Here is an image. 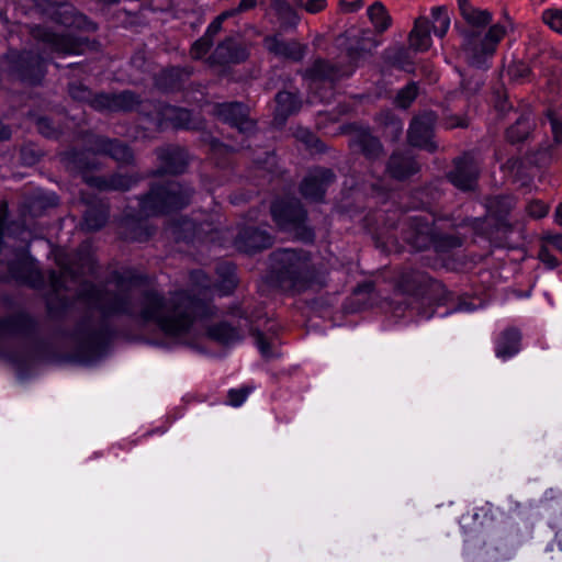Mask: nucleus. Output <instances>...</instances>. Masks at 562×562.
<instances>
[{
    "label": "nucleus",
    "instance_id": "nucleus-12",
    "mask_svg": "<svg viewBox=\"0 0 562 562\" xmlns=\"http://www.w3.org/2000/svg\"><path fill=\"white\" fill-rule=\"evenodd\" d=\"M87 150L98 155H106L119 164H132L134 155L132 149L122 140L111 139L101 135L88 134L86 138Z\"/></svg>",
    "mask_w": 562,
    "mask_h": 562
},
{
    "label": "nucleus",
    "instance_id": "nucleus-10",
    "mask_svg": "<svg viewBox=\"0 0 562 562\" xmlns=\"http://www.w3.org/2000/svg\"><path fill=\"white\" fill-rule=\"evenodd\" d=\"M437 120L438 116L434 111H423L414 115L407 130L408 144L428 153H435L438 149L435 142Z\"/></svg>",
    "mask_w": 562,
    "mask_h": 562
},
{
    "label": "nucleus",
    "instance_id": "nucleus-36",
    "mask_svg": "<svg viewBox=\"0 0 562 562\" xmlns=\"http://www.w3.org/2000/svg\"><path fill=\"white\" fill-rule=\"evenodd\" d=\"M207 336L221 345H233L243 339L240 331L225 322L207 328Z\"/></svg>",
    "mask_w": 562,
    "mask_h": 562
},
{
    "label": "nucleus",
    "instance_id": "nucleus-7",
    "mask_svg": "<svg viewBox=\"0 0 562 562\" xmlns=\"http://www.w3.org/2000/svg\"><path fill=\"white\" fill-rule=\"evenodd\" d=\"M68 91L71 99L89 103L97 111L130 112L139 104V97L130 90L119 93L93 94L88 87L81 83H70Z\"/></svg>",
    "mask_w": 562,
    "mask_h": 562
},
{
    "label": "nucleus",
    "instance_id": "nucleus-22",
    "mask_svg": "<svg viewBox=\"0 0 562 562\" xmlns=\"http://www.w3.org/2000/svg\"><path fill=\"white\" fill-rule=\"evenodd\" d=\"M266 48L278 57L291 59L293 61H301L305 54L307 46L299 43L297 41H284L279 36H267L263 40Z\"/></svg>",
    "mask_w": 562,
    "mask_h": 562
},
{
    "label": "nucleus",
    "instance_id": "nucleus-11",
    "mask_svg": "<svg viewBox=\"0 0 562 562\" xmlns=\"http://www.w3.org/2000/svg\"><path fill=\"white\" fill-rule=\"evenodd\" d=\"M78 261L74 262L68 256L59 255L57 263L60 267L59 273L56 271L49 272V283L55 292L68 290L67 281H75L79 276L85 273H94V263L90 256L85 258L79 257Z\"/></svg>",
    "mask_w": 562,
    "mask_h": 562
},
{
    "label": "nucleus",
    "instance_id": "nucleus-21",
    "mask_svg": "<svg viewBox=\"0 0 562 562\" xmlns=\"http://www.w3.org/2000/svg\"><path fill=\"white\" fill-rule=\"evenodd\" d=\"M248 57L239 36H228L215 47L212 58L218 64L240 63Z\"/></svg>",
    "mask_w": 562,
    "mask_h": 562
},
{
    "label": "nucleus",
    "instance_id": "nucleus-19",
    "mask_svg": "<svg viewBox=\"0 0 562 562\" xmlns=\"http://www.w3.org/2000/svg\"><path fill=\"white\" fill-rule=\"evenodd\" d=\"M273 238L265 229L252 226L244 227L235 238V246L244 252H254L272 246Z\"/></svg>",
    "mask_w": 562,
    "mask_h": 562
},
{
    "label": "nucleus",
    "instance_id": "nucleus-59",
    "mask_svg": "<svg viewBox=\"0 0 562 562\" xmlns=\"http://www.w3.org/2000/svg\"><path fill=\"white\" fill-rule=\"evenodd\" d=\"M21 155H22L23 162L26 165H34L40 159V155L34 153L33 149L27 148V147H24L21 150Z\"/></svg>",
    "mask_w": 562,
    "mask_h": 562
},
{
    "label": "nucleus",
    "instance_id": "nucleus-57",
    "mask_svg": "<svg viewBox=\"0 0 562 562\" xmlns=\"http://www.w3.org/2000/svg\"><path fill=\"white\" fill-rule=\"evenodd\" d=\"M543 243L553 246L557 250L562 252V234H548L542 238Z\"/></svg>",
    "mask_w": 562,
    "mask_h": 562
},
{
    "label": "nucleus",
    "instance_id": "nucleus-32",
    "mask_svg": "<svg viewBox=\"0 0 562 562\" xmlns=\"http://www.w3.org/2000/svg\"><path fill=\"white\" fill-rule=\"evenodd\" d=\"M191 74L190 68L172 67L165 69L158 75L156 85L165 91L177 90L189 79Z\"/></svg>",
    "mask_w": 562,
    "mask_h": 562
},
{
    "label": "nucleus",
    "instance_id": "nucleus-9",
    "mask_svg": "<svg viewBox=\"0 0 562 562\" xmlns=\"http://www.w3.org/2000/svg\"><path fill=\"white\" fill-rule=\"evenodd\" d=\"M135 111L150 117L159 127L170 123L175 128H193L191 112L183 108H177L160 102L142 101L134 109Z\"/></svg>",
    "mask_w": 562,
    "mask_h": 562
},
{
    "label": "nucleus",
    "instance_id": "nucleus-18",
    "mask_svg": "<svg viewBox=\"0 0 562 562\" xmlns=\"http://www.w3.org/2000/svg\"><path fill=\"white\" fill-rule=\"evenodd\" d=\"M378 46V43L371 35L369 30H361L357 34L348 37L346 48L349 68L355 69L359 66L360 61L371 55V50Z\"/></svg>",
    "mask_w": 562,
    "mask_h": 562
},
{
    "label": "nucleus",
    "instance_id": "nucleus-4",
    "mask_svg": "<svg viewBox=\"0 0 562 562\" xmlns=\"http://www.w3.org/2000/svg\"><path fill=\"white\" fill-rule=\"evenodd\" d=\"M193 192L191 187L176 180L155 182L139 199V212L144 216H153L186 207Z\"/></svg>",
    "mask_w": 562,
    "mask_h": 562
},
{
    "label": "nucleus",
    "instance_id": "nucleus-48",
    "mask_svg": "<svg viewBox=\"0 0 562 562\" xmlns=\"http://www.w3.org/2000/svg\"><path fill=\"white\" fill-rule=\"evenodd\" d=\"M213 45V41L207 36L203 35L199 40H196L191 47L190 54L194 59L202 58Z\"/></svg>",
    "mask_w": 562,
    "mask_h": 562
},
{
    "label": "nucleus",
    "instance_id": "nucleus-53",
    "mask_svg": "<svg viewBox=\"0 0 562 562\" xmlns=\"http://www.w3.org/2000/svg\"><path fill=\"white\" fill-rule=\"evenodd\" d=\"M549 207L541 201H532L527 206V212L535 218H541L548 214Z\"/></svg>",
    "mask_w": 562,
    "mask_h": 562
},
{
    "label": "nucleus",
    "instance_id": "nucleus-2",
    "mask_svg": "<svg viewBox=\"0 0 562 562\" xmlns=\"http://www.w3.org/2000/svg\"><path fill=\"white\" fill-rule=\"evenodd\" d=\"M35 40L42 43L37 52H10L7 56L10 70L21 80L31 85L38 83L45 75V65L48 59L46 53L49 49L57 54H80L83 43L70 34H56L36 26L32 30Z\"/></svg>",
    "mask_w": 562,
    "mask_h": 562
},
{
    "label": "nucleus",
    "instance_id": "nucleus-28",
    "mask_svg": "<svg viewBox=\"0 0 562 562\" xmlns=\"http://www.w3.org/2000/svg\"><path fill=\"white\" fill-rule=\"evenodd\" d=\"M109 218V206L101 200L87 201L83 213L82 228L94 232L102 228Z\"/></svg>",
    "mask_w": 562,
    "mask_h": 562
},
{
    "label": "nucleus",
    "instance_id": "nucleus-52",
    "mask_svg": "<svg viewBox=\"0 0 562 562\" xmlns=\"http://www.w3.org/2000/svg\"><path fill=\"white\" fill-rule=\"evenodd\" d=\"M539 260L544 263L549 269H553L558 266V259L550 252L548 244L541 245L538 251Z\"/></svg>",
    "mask_w": 562,
    "mask_h": 562
},
{
    "label": "nucleus",
    "instance_id": "nucleus-17",
    "mask_svg": "<svg viewBox=\"0 0 562 562\" xmlns=\"http://www.w3.org/2000/svg\"><path fill=\"white\" fill-rule=\"evenodd\" d=\"M334 180L335 175L330 169L315 168L303 179L300 187L301 193L305 199L321 201L325 195L326 188Z\"/></svg>",
    "mask_w": 562,
    "mask_h": 562
},
{
    "label": "nucleus",
    "instance_id": "nucleus-56",
    "mask_svg": "<svg viewBox=\"0 0 562 562\" xmlns=\"http://www.w3.org/2000/svg\"><path fill=\"white\" fill-rule=\"evenodd\" d=\"M296 137L299 139H301L302 142H304L308 147H316L317 148V144L319 143L318 139L312 133H310L306 130L297 131Z\"/></svg>",
    "mask_w": 562,
    "mask_h": 562
},
{
    "label": "nucleus",
    "instance_id": "nucleus-6",
    "mask_svg": "<svg viewBox=\"0 0 562 562\" xmlns=\"http://www.w3.org/2000/svg\"><path fill=\"white\" fill-rule=\"evenodd\" d=\"M403 234L405 241L418 251L432 247L437 252H446L462 245L459 236L439 233L435 222L426 216L411 217Z\"/></svg>",
    "mask_w": 562,
    "mask_h": 562
},
{
    "label": "nucleus",
    "instance_id": "nucleus-47",
    "mask_svg": "<svg viewBox=\"0 0 562 562\" xmlns=\"http://www.w3.org/2000/svg\"><path fill=\"white\" fill-rule=\"evenodd\" d=\"M461 76H463V75L461 74ZM482 86H483V78L481 76H479V77L471 76L469 79H464V77H462L461 89H462V93L467 98L477 93L480 91V89L482 88Z\"/></svg>",
    "mask_w": 562,
    "mask_h": 562
},
{
    "label": "nucleus",
    "instance_id": "nucleus-13",
    "mask_svg": "<svg viewBox=\"0 0 562 562\" xmlns=\"http://www.w3.org/2000/svg\"><path fill=\"white\" fill-rule=\"evenodd\" d=\"M480 175V167L472 154H464L454 160L453 169L448 173L449 181L459 190L472 191L475 189Z\"/></svg>",
    "mask_w": 562,
    "mask_h": 562
},
{
    "label": "nucleus",
    "instance_id": "nucleus-44",
    "mask_svg": "<svg viewBox=\"0 0 562 562\" xmlns=\"http://www.w3.org/2000/svg\"><path fill=\"white\" fill-rule=\"evenodd\" d=\"M418 95V86L411 82L402 88L395 98V103L402 109H407Z\"/></svg>",
    "mask_w": 562,
    "mask_h": 562
},
{
    "label": "nucleus",
    "instance_id": "nucleus-20",
    "mask_svg": "<svg viewBox=\"0 0 562 562\" xmlns=\"http://www.w3.org/2000/svg\"><path fill=\"white\" fill-rule=\"evenodd\" d=\"M10 277L21 283L40 288L43 285L45 278L35 262L26 257H19L8 265Z\"/></svg>",
    "mask_w": 562,
    "mask_h": 562
},
{
    "label": "nucleus",
    "instance_id": "nucleus-37",
    "mask_svg": "<svg viewBox=\"0 0 562 562\" xmlns=\"http://www.w3.org/2000/svg\"><path fill=\"white\" fill-rule=\"evenodd\" d=\"M375 121L379 126L383 128V133L386 137L391 138L392 140H397L401 137L403 133V122L392 111H381L376 115Z\"/></svg>",
    "mask_w": 562,
    "mask_h": 562
},
{
    "label": "nucleus",
    "instance_id": "nucleus-55",
    "mask_svg": "<svg viewBox=\"0 0 562 562\" xmlns=\"http://www.w3.org/2000/svg\"><path fill=\"white\" fill-rule=\"evenodd\" d=\"M327 7L326 0H307L304 4V9L310 14H316L323 11Z\"/></svg>",
    "mask_w": 562,
    "mask_h": 562
},
{
    "label": "nucleus",
    "instance_id": "nucleus-61",
    "mask_svg": "<svg viewBox=\"0 0 562 562\" xmlns=\"http://www.w3.org/2000/svg\"><path fill=\"white\" fill-rule=\"evenodd\" d=\"M445 124L447 128L467 127L468 121L465 117L454 115L448 117Z\"/></svg>",
    "mask_w": 562,
    "mask_h": 562
},
{
    "label": "nucleus",
    "instance_id": "nucleus-60",
    "mask_svg": "<svg viewBox=\"0 0 562 562\" xmlns=\"http://www.w3.org/2000/svg\"><path fill=\"white\" fill-rule=\"evenodd\" d=\"M222 24L223 22L215 18L207 26L204 35L213 41L214 36H216L222 30Z\"/></svg>",
    "mask_w": 562,
    "mask_h": 562
},
{
    "label": "nucleus",
    "instance_id": "nucleus-63",
    "mask_svg": "<svg viewBox=\"0 0 562 562\" xmlns=\"http://www.w3.org/2000/svg\"><path fill=\"white\" fill-rule=\"evenodd\" d=\"M37 201L40 202L41 204V207H47V206H53V205H56L57 204V199L55 195H49V196H42V195H38L37 196Z\"/></svg>",
    "mask_w": 562,
    "mask_h": 562
},
{
    "label": "nucleus",
    "instance_id": "nucleus-31",
    "mask_svg": "<svg viewBox=\"0 0 562 562\" xmlns=\"http://www.w3.org/2000/svg\"><path fill=\"white\" fill-rule=\"evenodd\" d=\"M409 47L415 52H426L431 45L430 26L427 18L415 20L414 27L408 35Z\"/></svg>",
    "mask_w": 562,
    "mask_h": 562
},
{
    "label": "nucleus",
    "instance_id": "nucleus-16",
    "mask_svg": "<svg viewBox=\"0 0 562 562\" xmlns=\"http://www.w3.org/2000/svg\"><path fill=\"white\" fill-rule=\"evenodd\" d=\"M155 154L159 161V167L155 172L156 175H178L182 173L188 167V153L179 146L167 145L159 147L155 150Z\"/></svg>",
    "mask_w": 562,
    "mask_h": 562
},
{
    "label": "nucleus",
    "instance_id": "nucleus-5",
    "mask_svg": "<svg viewBox=\"0 0 562 562\" xmlns=\"http://www.w3.org/2000/svg\"><path fill=\"white\" fill-rule=\"evenodd\" d=\"M507 30L501 23L491 25L486 32H467L461 36L460 55L464 61L476 69L486 70L491 67L498 44Z\"/></svg>",
    "mask_w": 562,
    "mask_h": 562
},
{
    "label": "nucleus",
    "instance_id": "nucleus-41",
    "mask_svg": "<svg viewBox=\"0 0 562 562\" xmlns=\"http://www.w3.org/2000/svg\"><path fill=\"white\" fill-rule=\"evenodd\" d=\"M65 167L70 171H83L94 167L93 162L86 157V153L69 150L63 156Z\"/></svg>",
    "mask_w": 562,
    "mask_h": 562
},
{
    "label": "nucleus",
    "instance_id": "nucleus-51",
    "mask_svg": "<svg viewBox=\"0 0 562 562\" xmlns=\"http://www.w3.org/2000/svg\"><path fill=\"white\" fill-rule=\"evenodd\" d=\"M251 389L248 386H244L240 389H232L228 391V403L232 406H240L249 395Z\"/></svg>",
    "mask_w": 562,
    "mask_h": 562
},
{
    "label": "nucleus",
    "instance_id": "nucleus-40",
    "mask_svg": "<svg viewBox=\"0 0 562 562\" xmlns=\"http://www.w3.org/2000/svg\"><path fill=\"white\" fill-rule=\"evenodd\" d=\"M271 8L274 10L283 25L290 27H295L297 25L300 18L286 0H271Z\"/></svg>",
    "mask_w": 562,
    "mask_h": 562
},
{
    "label": "nucleus",
    "instance_id": "nucleus-27",
    "mask_svg": "<svg viewBox=\"0 0 562 562\" xmlns=\"http://www.w3.org/2000/svg\"><path fill=\"white\" fill-rule=\"evenodd\" d=\"M153 235L147 222L126 215L120 225V236L125 240L146 241Z\"/></svg>",
    "mask_w": 562,
    "mask_h": 562
},
{
    "label": "nucleus",
    "instance_id": "nucleus-1",
    "mask_svg": "<svg viewBox=\"0 0 562 562\" xmlns=\"http://www.w3.org/2000/svg\"><path fill=\"white\" fill-rule=\"evenodd\" d=\"M138 278L131 273H114L104 285L85 282L78 290V299L89 308L101 313L100 317L86 316L76 326L75 339L78 357L87 362L101 357L112 337L108 322L111 316L126 315L144 323H155L166 336L183 339L193 323L213 314V306L187 291H178L167 300L156 290H145L135 300L134 286Z\"/></svg>",
    "mask_w": 562,
    "mask_h": 562
},
{
    "label": "nucleus",
    "instance_id": "nucleus-8",
    "mask_svg": "<svg viewBox=\"0 0 562 562\" xmlns=\"http://www.w3.org/2000/svg\"><path fill=\"white\" fill-rule=\"evenodd\" d=\"M276 224L282 231L294 232L301 239L312 241L313 231L306 226V211L295 198L276 200L270 207Z\"/></svg>",
    "mask_w": 562,
    "mask_h": 562
},
{
    "label": "nucleus",
    "instance_id": "nucleus-14",
    "mask_svg": "<svg viewBox=\"0 0 562 562\" xmlns=\"http://www.w3.org/2000/svg\"><path fill=\"white\" fill-rule=\"evenodd\" d=\"M213 112L221 121L236 127L240 133H248L255 127V122L249 119L248 108L240 102L217 103Z\"/></svg>",
    "mask_w": 562,
    "mask_h": 562
},
{
    "label": "nucleus",
    "instance_id": "nucleus-49",
    "mask_svg": "<svg viewBox=\"0 0 562 562\" xmlns=\"http://www.w3.org/2000/svg\"><path fill=\"white\" fill-rule=\"evenodd\" d=\"M546 116L550 123L554 143L561 144L562 143V120H560L557 116V114L551 110L547 111Z\"/></svg>",
    "mask_w": 562,
    "mask_h": 562
},
{
    "label": "nucleus",
    "instance_id": "nucleus-64",
    "mask_svg": "<svg viewBox=\"0 0 562 562\" xmlns=\"http://www.w3.org/2000/svg\"><path fill=\"white\" fill-rule=\"evenodd\" d=\"M373 290H374V283L368 281V282H363L362 284L357 285V288L355 289V293L356 294L371 293Z\"/></svg>",
    "mask_w": 562,
    "mask_h": 562
},
{
    "label": "nucleus",
    "instance_id": "nucleus-33",
    "mask_svg": "<svg viewBox=\"0 0 562 562\" xmlns=\"http://www.w3.org/2000/svg\"><path fill=\"white\" fill-rule=\"evenodd\" d=\"M385 64L391 67L404 70L406 72L414 71V60L407 48L404 46L389 47L383 53Z\"/></svg>",
    "mask_w": 562,
    "mask_h": 562
},
{
    "label": "nucleus",
    "instance_id": "nucleus-35",
    "mask_svg": "<svg viewBox=\"0 0 562 562\" xmlns=\"http://www.w3.org/2000/svg\"><path fill=\"white\" fill-rule=\"evenodd\" d=\"M353 147L368 159L374 160L382 155L383 147L378 137L368 132H360L352 138Z\"/></svg>",
    "mask_w": 562,
    "mask_h": 562
},
{
    "label": "nucleus",
    "instance_id": "nucleus-58",
    "mask_svg": "<svg viewBox=\"0 0 562 562\" xmlns=\"http://www.w3.org/2000/svg\"><path fill=\"white\" fill-rule=\"evenodd\" d=\"M495 205L491 207H499L501 213H508V211L514 206V200L512 198H498L495 200Z\"/></svg>",
    "mask_w": 562,
    "mask_h": 562
},
{
    "label": "nucleus",
    "instance_id": "nucleus-62",
    "mask_svg": "<svg viewBox=\"0 0 562 562\" xmlns=\"http://www.w3.org/2000/svg\"><path fill=\"white\" fill-rule=\"evenodd\" d=\"M257 5V0H240L236 10L239 13L249 11Z\"/></svg>",
    "mask_w": 562,
    "mask_h": 562
},
{
    "label": "nucleus",
    "instance_id": "nucleus-46",
    "mask_svg": "<svg viewBox=\"0 0 562 562\" xmlns=\"http://www.w3.org/2000/svg\"><path fill=\"white\" fill-rule=\"evenodd\" d=\"M542 20L553 31L562 33V9H548L543 11Z\"/></svg>",
    "mask_w": 562,
    "mask_h": 562
},
{
    "label": "nucleus",
    "instance_id": "nucleus-42",
    "mask_svg": "<svg viewBox=\"0 0 562 562\" xmlns=\"http://www.w3.org/2000/svg\"><path fill=\"white\" fill-rule=\"evenodd\" d=\"M368 16L379 32H384L391 25V16L379 1L369 7Z\"/></svg>",
    "mask_w": 562,
    "mask_h": 562
},
{
    "label": "nucleus",
    "instance_id": "nucleus-15",
    "mask_svg": "<svg viewBox=\"0 0 562 562\" xmlns=\"http://www.w3.org/2000/svg\"><path fill=\"white\" fill-rule=\"evenodd\" d=\"M458 7L464 25L459 27L460 36L467 32L482 33L493 25V15L488 10L473 7L469 0H458Z\"/></svg>",
    "mask_w": 562,
    "mask_h": 562
},
{
    "label": "nucleus",
    "instance_id": "nucleus-30",
    "mask_svg": "<svg viewBox=\"0 0 562 562\" xmlns=\"http://www.w3.org/2000/svg\"><path fill=\"white\" fill-rule=\"evenodd\" d=\"M87 184L99 190H128L134 183L135 179L121 173H113L108 177L89 176L86 179Z\"/></svg>",
    "mask_w": 562,
    "mask_h": 562
},
{
    "label": "nucleus",
    "instance_id": "nucleus-43",
    "mask_svg": "<svg viewBox=\"0 0 562 562\" xmlns=\"http://www.w3.org/2000/svg\"><path fill=\"white\" fill-rule=\"evenodd\" d=\"M431 16L434 20L432 31L437 36H445L449 26L450 18L443 8L437 7L431 10Z\"/></svg>",
    "mask_w": 562,
    "mask_h": 562
},
{
    "label": "nucleus",
    "instance_id": "nucleus-38",
    "mask_svg": "<svg viewBox=\"0 0 562 562\" xmlns=\"http://www.w3.org/2000/svg\"><path fill=\"white\" fill-rule=\"evenodd\" d=\"M235 271L236 268L231 262H221L217 265L216 273L218 281L215 289L221 293V295H227L235 289L237 284Z\"/></svg>",
    "mask_w": 562,
    "mask_h": 562
},
{
    "label": "nucleus",
    "instance_id": "nucleus-23",
    "mask_svg": "<svg viewBox=\"0 0 562 562\" xmlns=\"http://www.w3.org/2000/svg\"><path fill=\"white\" fill-rule=\"evenodd\" d=\"M35 328V319L25 313L0 317V335L30 336Z\"/></svg>",
    "mask_w": 562,
    "mask_h": 562
},
{
    "label": "nucleus",
    "instance_id": "nucleus-50",
    "mask_svg": "<svg viewBox=\"0 0 562 562\" xmlns=\"http://www.w3.org/2000/svg\"><path fill=\"white\" fill-rule=\"evenodd\" d=\"M190 280L196 289L206 291L212 288V282L210 278L202 270L192 271L190 273Z\"/></svg>",
    "mask_w": 562,
    "mask_h": 562
},
{
    "label": "nucleus",
    "instance_id": "nucleus-26",
    "mask_svg": "<svg viewBox=\"0 0 562 562\" xmlns=\"http://www.w3.org/2000/svg\"><path fill=\"white\" fill-rule=\"evenodd\" d=\"M302 105L301 99L293 92L280 91L276 95L274 123L283 125L286 120L296 114Z\"/></svg>",
    "mask_w": 562,
    "mask_h": 562
},
{
    "label": "nucleus",
    "instance_id": "nucleus-45",
    "mask_svg": "<svg viewBox=\"0 0 562 562\" xmlns=\"http://www.w3.org/2000/svg\"><path fill=\"white\" fill-rule=\"evenodd\" d=\"M36 127L43 136L48 138H56L60 134L59 126L45 116H41L36 120Z\"/></svg>",
    "mask_w": 562,
    "mask_h": 562
},
{
    "label": "nucleus",
    "instance_id": "nucleus-39",
    "mask_svg": "<svg viewBox=\"0 0 562 562\" xmlns=\"http://www.w3.org/2000/svg\"><path fill=\"white\" fill-rule=\"evenodd\" d=\"M532 125L530 113L521 114L515 124L507 128V139L513 144L525 140L530 134Z\"/></svg>",
    "mask_w": 562,
    "mask_h": 562
},
{
    "label": "nucleus",
    "instance_id": "nucleus-34",
    "mask_svg": "<svg viewBox=\"0 0 562 562\" xmlns=\"http://www.w3.org/2000/svg\"><path fill=\"white\" fill-rule=\"evenodd\" d=\"M520 333L518 329L509 328L502 333L496 344V356L502 359L513 357L519 351Z\"/></svg>",
    "mask_w": 562,
    "mask_h": 562
},
{
    "label": "nucleus",
    "instance_id": "nucleus-29",
    "mask_svg": "<svg viewBox=\"0 0 562 562\" xmlns=\"http://www.w3.org/2000/svg\"><path fill=\"white\" fill-rule=\"evenodd\" d=\"M352 74V69L342 68L324 59H317L307 70L310 78L314 80L336 81Z\"/></svg>",
    "mask_w": 562,
    "mask_h": 562
},
{
    "label": "nucleus",
    "instance_id": "nucleus-3",
    "mask_svg": "<svg viewBox=\"0 0 562 562\" xmlns=\"http://www.w3.org/2000/svg\"><path fill=\"white\" fill-rule=\"evenodd\" d=\"M270 267L277 282L285 291L304 292L316 278L311 258L303 250H276L270 256Z\"/></svg>",
    "mask_w": 562,
    "mask_h": 562
},
{
    "label": "nucleus",
    "instance_id": "nucleus-24",
    "mask_svg": "<svg viewBox=\"0 0 562 562\" xmlns=\"http://www.w3.org/2000/svg\"><path fill=\"white\" fill-rule=\"evenodd\" d=\"M387 172L392 178L404 180L419 171V164L408 153H393L389 159Z\"/></svg>",
    "mask_w": 562,
    "mask_h": 562
},
{
    "label": "nucleus",
    "instance_id": "nucleus-25",
    "mask_svg": "<svg viewBox=\"0 0 562 562\" xmlns=\"http://www.w3.org/2000/svg\"><path fill=\"white\" fill-rule=\"evenodd\" d=\"M429 283L430 278L427 273L414 269H406L402 271L398 278L400 289L404 293L413 296L424 295Z\"/></svg>",
    "mask_w": 562,
    "mask_h": 562
},
{
    "label": "nucleus",
    "instance_id": "nucleus-54",
    "mask_svg": "<svg viewBox=\"0 0 562 562\" xmlns=\"http://www.w3.org/2000/svg\"><path fill=\"white\" fill-rule=\"evenodd\" d=\"M254 337L256 340V345L261 352V355L266 358L272 357V351L269 341L266 339L265 335L260 331L254 333Z\"/></svg>",
    "mask_w": 562,
    "mask_h": 562
}]
</instances>
